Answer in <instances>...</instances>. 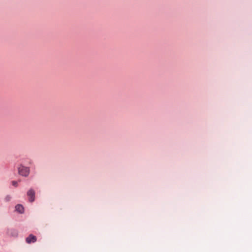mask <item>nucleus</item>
Here are the masks:
<instances>
[{
	"label": "nucleus",
	"instance_id": "nucleus-1",
	"mask_svg": "<svg viewBox=\"0 0 252 252\" xmlns=\"http://www.w3.org/2000/svg\"><path fill=\"white\" fill-rule=\"evenodd\" d=\"M18 172L20 175L27 177L29 174L30 169L28 167L20 165L18 167Z\"/></svg>",
	"mask_w": 252,
	"mask_h": 252
},
{
	"label": "nucleus",
	"instance_id": "nucleus-2",
	"mask_svg": "<svg viewBox=\"0 0 252 252\" xmlns=\"http://www.w3.org/2000/svg\"><path fill=\"white\" fill-rule=\"evenodd\" d=\"M27 195L29 197V200L30 202H33L34 200L35 192L33 189H30L27 192Z\"/></svg>",
	"mask_w": 252,
	"mask_h": 252
},
{
	"label": "nucleus",
	"instance_id": "nucleus-3",
	"mask_svg": "<svg viewBox=\"0 0 252 252\" xmlns=\"http://www.w3.org/2000/svg\"><path fill=\"white\" fill-rule=\"evenodd\" d=\"M26 242L28 244L34 243L36 241V237L32 234H30L26 239Z\"/></svg>",
	"mask_w": 252,
	"mask_h": 252
},
{
	"label": "nucleus",
	"instance_id": "nucleus-4",
	"mask_svg": "<svg viewBox=\"0 0 252 252\" xmlns=\"http://www.w3.org/2000/svg\"><path fill=\"white\" fill-rule=\"evenodd\" d=\"M15 209L17 212L20 213H22L24 212V207L21 205L18 204L16 205L15 207Z\"/></svg>",
	"mask_w": 252,
	"mask_h": 252
},
{
	"label": "nucleus",
	"instance_id": "nucleus-5",
	"mask_svg": "<svg viewBox=\"0 0 252 252\" xmlns=\"http://www.w3.org/2000/svg\"><path fill=\"white\" fill-rule=\"evenodd\" d=\"M8 233L12 236H17L18 235V233L17 231L15 230H10L8 231Z\"/></svg>",
	"mask_w": 252,
	"mask_h": 252
},
{
	"label": "nucleus",
	"instance_id": "nucleus-6",
	"mask_svg": "<svg viewBox=\"0 0 252 252\" xmlns=\"http://www.w3.org/2000/svg\"><path fill=\"white\" fill-rule=\"evenodd\" d=\"M12 184L13 186H15V187H17L18 186V183L16 182V181H12Z\"/></svg>",
	"mask_w": 252,
	"mask_h": 252
},
{
	"label": "nucleus",
	"instance_id": "nucleus-7",
	"mask_svg": "<svg viewBox=\"0 0 252 252\" xmlns=\"http://www.w3.org/2000/svg\"><path fill=\"white\" fill-rule=\"evenodd\" d=\"M10 197H9V196H7L6 197V199L7 201H9L10 200Z\"/></svg>",
	"mask_w": 252,
	"mask_h": 252
}]
</instances>
